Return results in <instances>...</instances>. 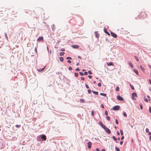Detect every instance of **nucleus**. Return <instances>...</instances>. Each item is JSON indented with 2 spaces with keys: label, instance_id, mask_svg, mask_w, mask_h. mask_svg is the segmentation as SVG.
I'll use <instances>...</instances> for the list:
<instances>
[{
  "label": "nucleus",
  "instance_id": "obj_1",
  "mask_svg": "<svg viewBox=\"0 0 151 151\" xmlns=\"http://www.w3.org/2000/svg\"><path fill=\"white\" fill-rule=\"evenodd\" d=\"M139 16V19H143L147 17V14L145 12H141L140 13Z\"/></svg>",
  "mask_w": 151,
  "mask_h": 151
},
{
  "label": "nucleus",
  "instance_id": "obj_2",
  "mask_svg": "<svg viewBox=\"0 0 151 151\" xmlns=\"http://www.w3.org/2000/svg\"><path fill=\"white\" fill-rule=\"evenodd\" d=\"M120 106H114L111 109V110H118L120 109Z\"/></svg>",
  "mask_w": 151,
  "mask_h": 151
},
{
  "label": "nucleus",
  "instance_id": "obj_3",
  "mask_svg": "<svg viewBox=\"0 0 151 151\" xmlns=\"http://www.w3.org/2000/svg\"><path fill=\"white\" fill-rule=\"evenodd\" d=\"M41 138L44 141H45L46 140L47 138L45 135L44 134H42L40 135Z\"/></svg>",
  "mask_w": 151,
  "mask_h": 151
},
{
  "label": "nucleus",
  "instance_id": "obj_4",
  "mask_svg": "<svg viewBox=\"0 0 151 151\" xmlns=\"http://www.w3.org/2000/svg\"><path fill=\"white\" fill-rule=\"evenodd\" d=\"M137 97V95L135 93H133L132 94V99L133 100L136 99L135 98V97Z\"/></svg>",
  "mask_w": 151,
  "mask_h": 151
},
{
  "label": "nucleus",
  "instance_id": "obj_5",
  "mask_svg": "<svg viewBox=\"0 0 151 151\" xmlns=\"http://www.w3.org/2000/svg\"><path fill=\"white\" fill-rule=\"evenodd\" d=\"M104 129L106 131L107 133L108 134H109L111 132L110 130L107 127H106Z\"/></svg>",
  "mask_w": 151,
  "mask_h": 151
},
{
  "label": "nucleus",
  "instance_id": "obj_6",
  "mask_svg": "<svg viewBox=\"0 0 151 151\" xmlns=\"http://www.w3.org/2000/svg\"><path fill=\"white\" fill-rule=\"evenodd\" d=\"M43 40V37H40L37 39V41L38 42L42 41Z\"/></svg>",
  "mask_w": 151,
  "mask_h": 151
},
{
  "label": "nucleus",
  "instance_id": "obj_7",
  "mask_svg": "<svg viewBox=\"0 0 151 151\" xmlns=\"http://www.w3.org/2000/svg\"><path fill=\"white\" fill-rule=\"evenodd\" d=\"M72 47L74 49H78L79 47V46L78 45H72Z\"/></svg>",
  "mask_w": 151,
  "mask_h": 151
},
{
  "label": "nucleus",
  "instance_id": "obj_8",
  "mask_svg": "<svg viewBox=\"0 0 151 151\" xmlns=\"http://www.w3.org/2000/svg\"><path fill=\"white\" fill-rule=\"evenodd\" d=\"M117 98L118 100L120 101H122L123 100V98L119 96H117Z\"/></svg>",
  "mask_w": 151,
  "mask_h": 151
},
{
  "label": "nucleus",
  "instance_id": "obj_9",
  "mask_svg": "<svg viewBox=\"0 0 151 151\" xmlns=\"http://www.w3.org/2000/svg\"><path fill=\"white\" fill-rule=\"evenodd\" d=\"M88 147L90 149L91 147V145L92 144V143L91 142H89L87 143Z\"/></svg>",
  "mask_w": 151,
  "mask_h": 151
},
{
  "label": "nucleus",
  "instance_id": "obj_10",
  "mask_svg": "<svg viewBox=\"0 0 151 151\" xmlns=\"http://www.w3.org/2000/svg\"><path fill=\"white\" fill-rule=\"evenodd\" d=\"M111 36L114 38H116L117 37V35L115 34L113 32H111Z\"/></svg>",
  "mask_w": 151,
  "mask_h": 151
},
{
  "label": "nucleus",
  "instance_id": "obj_11",
  "mask_svg": "<svg viewBox=\"0 0 151 151\" xmlns=\"http://www.w3.org/2000/svg\"><path fill=\"white\" fill-rule=\"evenodd\" d=\"M95 34L96 37L98 38L99 36V34L98 33V32L97 31L95 32Z\"/></svg>",
  "mask_w": 151,
  "mask_h": 151
},
{
  "label": "nucleus",
  "instance_id": "obj_12",
  "mask_svg": "<svg viewBox=\"0 0 151 151\" xmlns=\"http://www.w3.org/2000/svg\"><path fill=\"white\" fill-rule=\"evenodd\" d=\"M45 67H46V66H45L44 67H43V68H40V69H37V70L39 72L42 71L43 70L45 69Z\"/></svg>",
  "mask_w": 151,
  "mask_h": 151
},
{
  "label": "nucleus",
  "instance_id": "obj_13",
  "mask_svg": "<svg viewBox=\"0 0 151 151\" xmlns=\"http://www.w3.org/2000/svg\"><path fill=\"white\" fill-rule=\"evenodd\" d=\"M107 64L108 66H109L110 65H113V63L112 62H110L109 63H107Z\"/></svg>",
  "mask_w": 151,
  "mask_h": 151
},
{
  "label": "nucleus",
  "instance_id": "obj_14",
  "mask_svg": "<svg viewBox=\"0 0 151 151\" xmlns=\"http://www.w3.org/2000/svg\"><path fill=\"white\" fill-rule=\"evenodd\" d=\"M100 124L101 126L104 129L106 127L105 125H104L101 122H100Z\"/></svg>",
  "mask_w": 151,
  "mask_h": 151
},
{
  "label": "nucleus",
  "instance_id": "obj_15",
  "mask_svg": "<svg viewBox=\"0 0 151 151\" xmlns=\"http://www.w3.org/2000/svg\"><path fill=\"white\" fill-rule=\"evenodd\" d=\"M104 31L106 34H107L108 35H110V34L107 32V29H106L105 28L104 29Z\"/></svg>",
  "mask_w": 151,
  "mask_h": 151
},
{
  "label": "nucleus",
  "instance_id": "obj_16",
  "mask_svg": "<svg viewBox=\"0 0 151 151\" xmlns=\"http://www.w3.org/2000/svg\"><path fill=\"white\" fill-rule=\"evenodd\" d=\"M100 95H101V96H105V97L106 96V93H100Z\"/></svg>",
  "mask_w": 151,
  "mask_h": 151
},
{
  "label": "nucleus",
  "instance_id": "obj_17",
  "mask_svg": "<svg viewBox=\"0 0 151 151\" xmlns=\"http://www.w3.org/2000/svg\"><path fill=\"white\" fill-rule=\"evenodd\" d=\"M92 92L95 94L96 95H98V92L96 91H92Z\"/></svg>",
  "mask_w": 151,
  "mask_h": 151
},
{
  "label": "nucleus",
  "instance_id": "obj_18",
  "mask_svg": "<svg viewBox=\"0 0 151 151\" xmlns=\"http://www.w3.org/2000/svg\"><path fill=\"white\" fill-rule=\"evenodd\" d=\"M140 68L141 69V70L142 71H144L145 69L142 66L140 65Z\"/></svg>",
  "mask_w": 151,
  "mask_h": 151
},
{
  "label": "nucleus",
  "instance_id": "obj_19",
  "mask_svg": "<svg viewBox=\"0 0 151 151\" xmlns=\"http://www.w3.org/2000/svg\"><path fill=\"white\" fill-rule=\"evenodd\" d=\"M129 65L132 68H133V66L132 64V63H131V62H129Z\"/></svg>",
  "mask_w": 151,
  "mask_h": 151
},
{
  "label": "nucleus",
  "instance_id": "obj_20",
  "mask_svg": "<svg viewBox=\"0 0 151 151\" xmlns=\"http://www.w3.org/2000/svg\"><path fill=\"white\" fill-rule=\"evenodd\" d=\"M130 86L131 87V88H132V90H134V88L133 86L131 85V84H130Z\"/></svg>",
  "mask_w": 151,
  "mask_h": 151
},
{
  "label": "nucleus",
  "instance_id": "obj_21",
  "mask_svg": "<svg viewBox=\"0 0 151 151\" xmlns=\"http://www.w3.org/2000/svg\"><path fill=\"white\" fill-rule=\"evenodd\" d=\"M134 71L135 72V73H136V74L137 75H138V71L137 70H134Z\"/></svg>",
  "mask_w": 151,
  "mask_h": 151
},
{
  "label": "nucleus",
  "instance_id": "obj_22",
  "mask_svg": "<svg viewBox=\"0 0 151 151\" xmlns=\"http://www.w3.org/2000/svg\"><path fill=\"white\" fill-rule=\"evenodd\" d=\"M60 60L62 62L63 60V57H60Z\"/></svg>",
  "mask_w": 151,
  "mask_h": 151
},
{
  "label": "nucleus",
  "instance_id": "obj_23",
  "mask_svg": "<svg viewBox=\"0 0 151 151\" xmlns=\"http://www.w3.org/2000/svg\"><path fill=\"white\" fill-rule=\"evenodd\" d=\"M64 54L65 53L64 52H60V56H63L64 55Z\"/></svg>",
  "mask_w": 151,
  "mask_h": 151
},
{
  "label": "nucleus",
  "instance_id": "obj_24",
  "mask_svg": "<svg viewBox=\"0 0 151 151\" xmlns=\"http://www.w3.org/2000/svg\"><path fill=\"white\" fill-rule=\"evenodd\" d=\"M123 115L124 117H126L127 116V114L125 112L123 113Z\"/></svg>",
  "mask_w": 151,
  "mask_h": 151
},
{
  "label": "nucleus",
  "instance_id": "obj_25",
  "mask_svg": "<svg viewBox=\"0 0 151 151\" xmlns=\"http://www.w3.org/2000/svg\"><path fill=\"white\" fill-rule=\"evenodd\" d=\"M116 90L117 91H119V88L118 86H117L116 88Z\"/></svg>",
  "mask_w": 151,
  "mask_h": 151
},
{
  "label": "nucleus",
  "instance_id": "obj_26",
  "mask_svg": "<svg viewBox=\"0 0 151 151\" xmlns=\"http://www.w3.org/2000/svg\"><path fill=\"white\" fill-rule=\"evenodd\" d=\"M112 138H113V139H114V140H115V141H116V140H117V138H116L115 137V136H113L112 137Z\"/></svg>",
  "mask_w": 151,
  "mask_h": 151
},
{
  "label": "nucleus",
  "instance_id": "obj_27",
  "mask_svg": "<svg viewBox=\"0 0 151 151\" xmlns=\"http://www.w3.org/2000/svg\"><path fill=\"white\" fill-rule=\"evenodd\" d=\"M75 76L76 77H78V74L77 73H74Z\"/></svg>",
  "mask_w": 151,
  "mask_h": 151
},
{
  "label": "nucleus",
  "instance_id": "obj_28",
  "mask_svg": "<svg viewBox=\"0 0 151 151\" xmlns=\"http://www.w3.org/2000/svg\"><path fill=\"white\" fill-rule=\"evenodd\" d=\"M120 132L121 133V135H123V132L122 130H120Z\"/></svg>",
  "mask_w": 151,
  "mask_h": 151
},
{
  "label": "nucleus",
  "instance_id": "obj_29",
  "mask_svg": "<svg viewBox=\"0 0 151 151\" xmlns=\"http://www.w3.org/2000/svg\"><path fill=\"white\" fill-rule=\"evenodd\" d=\"M106 119H107V120H109L110 119V117H109V116H107L106 117Z\"/></svg>",
  "mask_w": 151,
  "mask_h": 151
},
{
  "label": "nucleus",
  "instance_id": "obj_30",
  "mask_svg": "<svg viewBox=\"0 0 151 151\" xmlns=\"http://www.w3.org/2000/svg\"><path fill=\"white\" fill-rule=\"evenodd\" d=\"M116 149L117 151H120L119 148L117 147H116Z\"/></svg>",
  "mask_w": 151,
  "mask_h": 151
},
{
  "label": "nucleus",
  "instance_id": "obj_31",
  "mask_svg": "<svg viewBox=\"0 0 151 151\" xmlns=\"http://www.w3.org/2000/svg\"><path fill=\"white\" fill-rule=\"evenodd\" d=\"M105 114L106 116L108 115V112L106 110L105 111Z\"/></svg>",
  "mask_w": 151,
  "mask_h": 151
},
{
  "label": "nucleus",
  "instance_id": "obj_32",
  "mask_svg": "<svg viewBox=\"0 0 151 151\" xmlns=\"http://www.w3.org/2000/svg\"><path fill=\"white\" fill-rule=\"evenodd\" d=\"M79 74L81 76H83L84 75V74L83 73L81 72H79Z\"/></svg>",
  "mask_w": 151,
  "mask_h": 151
},
{
  "label": "nucleus",
  "instance_id": "obj_33",
  "mask_svg": "<svg viewBox=\"0 0 151 151\" xmlns=\"http://www.w3.org/2000/svg\"><path fill=\"white\" fill-rule=\"evenodd\" d=\"M80 101L81 102H84V100L83 99H81L80 100Z\"/></svg>",
  "mask_w": 151,
  "mask_h": 151
},
{
  "label": "nucleus",
  "instance_id": "obj_34",
  "mask_svg": "<svg viewBox=\"0 0 151 151\" xmlns=\"http://www.w3.org/2000/svg\"><path fill=\"white\" fill-rule=\"evenodd\" d=\"M65 50V49L64 48H62L60 49V51H64Z\"/></svg>",
  "mask_w": 151,
  "mask_h": 151
},
{
  "label": "nucleus",
  "instance_id": "obj_35",
  "mask_svg": "<svg viewBox=\"0 0 151 151\" xmlns=\"http://www.w3.org/2000/svg\"><path fill=\"white\" fill-rule=\"evenodd\" d=\"M88 92L89 93H91V90L90 89L88 90Z\"/></svg>",
  "mask_w": 151,
  "mask_h": 151
},
{
  "label": "nucleus",
  "instance_id": "obj_36",
  "mask_svg": "<svg viewBox=\"0 0 151 151\" xmlns=\"http://www.w3.org/2000/svg\"><path fill=\"white\" fill-rule=\"evenodd\" d=\"M85 86H86V88H87L88 89V88H89V86H88V85H87V84H86Z\"/></svg>",
  "mask_w": 151,
  "mask_h": 151
},
{
  "label": "nucleus",
  "instance_id": "obj_37",
  "mask_svg": "<svg viewBox=\"0 0 151 151\" xmlns=\"http://www.w3.org/2000/svg\"><path fill=\"white\" fill-rule=\"evenodd\" d=\"M15 126H16V127L19 128V127H20V125H16Z\"/></svg>",
  "mask_w": 151,
  "mask_h": 151
},
{
  "label": "nucleus",
  "instance_id": "obj_38",
  "mask_svg": "<svg viewBox=\"0 0 151 151\" xmlns=\"http://www.w3.org/2000/svg\"><path fill=\"white\" fill-rule=\"evenodd\" d=\"M135 59H136V60L137 61H139V59H138V58H137V57L136 56H135Z\"/></svg>",
  "mask_w": 151,
  "mask_h": 151
},
{
  "label": "nucleus",
  "instance_id": "obj_39",
  "mask_svg": "<svg viewBox=\"0 0 151 151\" xmlns=\"http://www.w3.org/2000/svg\"><path fill=\"white\" fill-rule=\"evenodd\" d=\"M139 105H140V108L141 109H142L143 107H142V104H140Z\"/></svg>",
  "mask_w": 151,
  "mask_h": 151
},
{
  "label": "nucleus",
  "instance_id": "obj_40",
  "mask_svg": "<svg viewBox=\"0 0 151 151\" xmlns=\"http://www.w3.org/2000/svg\"><path fill=\"white\" fill-rule=\"evenodd\" d=\"M98 85L99 86H101V84L100 83H99L98 84Z\"/></svg>",
  "mask_w": 151,
  "mask_h": 151
},
{
  "label": "nucleus",
  "instance_id": "obj_41",
  "mask_svg": "<svg viewBox=\"0 0 151 151\" xmlns=\"http://www.w3.org/2000/svg\"><path fill=\"white\" fill-rule=\"evenodd\" d=\"M149 111L151 114V108L150 106L149 107Z\"/></svg>",
  "mask_w": 151,
  "mask_h": 151
},
{
  "label": "nucleus",
  "instance_id": "obj_42",
  "mask_svg": "<svg viewBox=\"0 0 151 151\" xmlns=\"http://www.w3.org/2000/svg\"><path fill=\"white\" fill-rule=\"evenodd\" d=\"M88 73L89 74H92V72H91V70H89L88 71Z\"/></svg>",
  "mask_w": 151,
  "mask_h": 151
},
{
  "label": "nucleus",
  "instance_id": "obj_43",
  "mask_svg": "<svg viewBox=\"0 0 151 151\" xmlns=\"http://www.w3.org/2000/svg\"><path fill=\"white\" fill-rule=\"evenodd\" d=\"M101 107L103 108H104V106L103 104H101Z\"/></svg>",
  "mask_w": 151,
  "mask_h": 151
},
{
  "label": "nucleus",
  "instance_id": "obj_44",
  "mask_svg": "<svg viewBox=\"0 0 151 151\" xmlns=\"http://www.w3.org/2000/svg\"><path fill=\"white\" fill-rule=\"evenodd\" d=\"M66 59H72V58H71L70 57H67V58H66Z\"/></svg>",
  "mask_w": 151,
  "mask_h": 151
},
{
  "label": "nucleus",
  "instance_id": "obj_45",
  "mask_svg": "<svg viewBox=\"0 0 151 151\" xmlns=\"http://www.w3.org/2000/svg\"><path fill=\"white\" fill-rule=\"evenodd\" d=\"M145 100L147 102L148 101V99L146 98H145Z\"/></svg>",
  "mask_w": 151,
  "mask_h": 151
},
{
  "label": "nucleus",
  "instance_id": "obj_46",
  "mask_svg": "<svg viewBox=\"0 0 151 151\" xmlns=\"http://www.w3.org/2000/svg\"><path fill=\"white\" fill-rule=\"evenodd\" d=\"M115 122H116V123L117 124H118V122L117 120V119H116L115 120Z\"/></svg>",
  "mask_w": 151,
  "mask_h": 151
},
{
  "label": "nucleus",
  "instance_id": "obj_47",
  "mask_svg": "<svg viewBox=\"0 0 151 151\" xmlns=\"http://www.w3.org/2000/svg\"><path fill=\"white\" fill-rule=\"evenodd\" d=\"M84 74L85 75H88V73L87 72H85L84 73Z\"/></svg>",
  "mask_w": 151,
  "mask_h": 151
},
{
  "label": "nucleus",
  "instance_id": "obj_48",
  "mask_svg": "<svg viewBox=\"0 0 151 151\" xmlns=\"http://www.w3.org/2000/svg\"><path fill=\"white\" fill-rule=\"evenodd\" d=\"M67 62L68 63H71V61L70 60H68Z\"/></svg>",
  "mask_w": 151,
  "mask_h": 151
},
{
  "label": "nucleus",
  "instance_id": "obj_49",
  "mask_svg": "<svg viewBox=\"0 0 151 151\" xmlns=\"http://www.w3.org/2000/svg\"><path fill=\"white\" fill-rule=\"evenodd\" d=\"M123 141H121L120 142V144L121 145H122L123 144Z\"/></svg>",
  "mask_w": 151,
  "mask_h": 151
},
{
  "label": "nucleus",
  "instance_id": "obj_50",
  "mask_svg": "<svg viewBox=\"0 0 151 151\" xmlns=\"http://www.w3.org/2000/svg\"><path fill=\"white\" fill-rule=\"evenodd\" d=\"M91 115L92 116H93V114H94V113H93V111H92V112H91Z\"/></svg>",
  "mask_w": 151,
  "mask_h": 151
},
{
  "label": "nucleus",
  "instance_id": "obj_51",
  "mask_svg": "<svg viewBox=\"0 0 151 151\" xmlns=\"http://www.w3.org/2000/svg\"><path fill=\"white\" fill-rule=\"evenodd\" d=\"M72 69V68L70 66L69 67V70H71Z\"/></svg>",
  "mask_w": 151,
  "mask_h": 151
},
{
  "label": "nucleus",
  "instance_id": "obj_52",
  "mask_svg": "<svg viewBox=\"0 0 151 151\" xmlns=\"http://www.w3.org/2000/svg\"><path fill=\"white\" fill-rule=\"evenodd\" d=\"M76 71H79V70H80L79 68H76Z\"/></svg>",
  "mask_w": 151,
  "mask_h": 151
},
{
  "label": "nucleus",
  "instance_id": "obj_53",
  "mask_svg": "<svg viewBox=\"0 0 151 151\" xmlns=\"http://www.w3.org/2000/svg\"><path fill=\"white\" fill-rule=\"evenodd\" d=\"M88 77L89 78H92V76H91V75H89V76H88Z\"/></svg>",
  "mask_w": 151,
  "mask_h": 151
},
{
  "label": "nucleus",
  "instance_id": "obj_54",
  "mask_svg": "<svg viewBox=\"0 0 151 151\" xmlns=\"http://www.w3.org/2000/svg\"><path fill=\"white\" fill-rule=\"evenodd\" d=\"M81 79L82 80H84V78L83 77H82L81 78Z\"/></svg>",
  "mask_w": 151,
  "mask_h": 151
},
{
  "label": "nucleus",
  "instance_id": "obj_55",
  "mask_svg": "<svg viewBox=\"0 0 151 151\" xmlns=\"http://www.w3.org/2000/svg\"><path fill=\"white\" fill-rule=\"evenodd\" d=\"M96 151H100L99 149L98 148H96Z\"/></svg>",
  "mask_w": 151,
  "mask_h": 151
},
{
  "label": "nucleus",
  "instance_id": "obj_56",
  "mask_svg": "<svg viewBox=\"0 0 151 151\" xmlns=\"http://www.w3.org/2000/svg\"><path fill=\"white\" fill-rule=\"evenodd\" d=\"M124 136H123L122 137V138H121V139H122V140L123 139H124Z\"/></svg>",
  "mask_w": 151,
  "mask_h": 151
},
{
  "label": "nucleus",
  "instance_id": "obj_57",
  "mask_svg": "<svg viewBox=\"0 0 151 151\" xmlns=\"http://www.w3.org/2000/svg\"><path fill=\"white\" fill-rule=\"evenodd\" d=\"M117 134L118 135H120V133L119 132H117Z\"/></svg>",
  "mask_w": 151,
  "mask_h": 151
},
{
  "label": "nucleus",
  "instance_id": "obj_58",
  "mask_svg": "<svg viewBox=\"0 0 151 151\" xmlns=\"http://www.w3.org/2000/svg\"><path fill=\"white\" fill-rule=\"evenodd\" d=\"M149 81L150 83L151 84V80L150 79Z\"/></svg>",
  "mask_w": 151,
  "mask_h": 151
},
{
  "label": "nucleus",
  "instance_id": "obj_59",
  "mask_svg": "<svg viewBox=\"0 0 151 151\" xmlns=\"http://www.w3.org/2000/svg\"><path fill=\"white\" fill-rule=\"evenodd\" d=\"M78 58H80V59L81 58V57L80 56H78Z\"/></svg>",
  "mask_w": 151,
  "mask_h": 151
},
{
  "label": "nucleus",
  "instance_id": "obj_60",
  "mask_svg": "<svg viewBox=\"0 0 151 151\" xmlns=\"http://www.w3.org/2000/svg\"><path fill=\"white\" fill-rule=\"evenodd\" d=\"M35 51L36 52H37V48H35Z\"/></svg>",
  "mask_w": 151,
  "mask_h": 151
},
{
  "label": "nucleus",
  "instance_id": "obj_61",
  "mask_svg": "<svg viewBox=\"0 0 151 151\" xmlns=\"http://www.w3.org/2000/svg\"><path fill=\"white\" fill-rule=\"evenodd\" d=\"M147 97L149 98V99H150V96H147Z\"/></svg>",
  "mask_w": 151,
  "mask_h": 151
},
{
  "label": "nucleus",
  "instance_id": "obj_62",
  "mask_svg": "<svg viewBox=\"0 0 151 151\" xmlns=\"http://www.w3.org/2000/svg\"><path fill=\"white\" fill-rule=\"evenodd\" d=\"M102 151H105V150L104 149H103L102 150Z\"/></svg>",
  "mask_w": 151,
  "mask_h": 151
},
{
  "label": "nucleus",
  "instance_id": "obj_63",
  "mask_svg": "<svg viewBox=\"0 0 151 151\" xmlns=\"http://www.w3.org/2000/svg\"><path fill=\"white\" fill-rule=\"evenodd\" d=\"M149 134L150 135H151V132H149Z\"/></svg>",
  "mask_w": 151,
  "mask_h": 151
},
{
  "label": "nucleus",
  "instance_id": "obj_64",
  "mask_svg": "<svg viewBox=\"0 0 151 151\" xmlns=\"http://www.w3.org/2000/svg\"><path fill=\"white\" fill-rule=\"evenodd\" d=\"M79 63H77L76 65H79Z\"/></svg>",
  "mask_w": 151,
  "mask_h": 151
}]
</instances>
